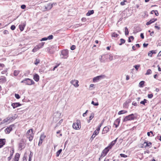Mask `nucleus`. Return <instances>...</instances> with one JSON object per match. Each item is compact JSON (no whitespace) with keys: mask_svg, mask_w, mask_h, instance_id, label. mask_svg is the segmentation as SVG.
<instances>
[{"mask_svg":"<svg viewBox=\"0 0 161 161\" xmlns=\"http://www.w3.org/2000/svg\"><path fill=\"white\" fill-rule=\"evenodd\" d=\"M92 104L94 106H98V102L95 103L94 101H92Z\"/></svg>","mask_w":161,"mask_h":161,"instance_id":"a18cd8bd","label":"nucleus"},{"mask_svg":"<svg viewBox=\"0 0 161 161\" xmlns=\"http://www.w3.org/2000/svg\"><path fill=\"white\" fill-rule=\"evenodd\" d=\"M110 149H111L110 147H109L108 146L105 148L102 152V153L101 154V156L104 157L106 156Z\"/></svg>","mask_w":161,"mask_h":161,"instance_id":"423d86ee","label":"nucleus"},{"mask_svg":"<svg viewBox=\"0 0 161 161\" xmlns=\"http://www.w3.org/2000/svg\"><path fill=\"white\" fill-rule=\"evenodd\" d=\"M99 59L101 62H105L104 59L103 58L102 56H101V57L99 58Z\"/></svg>","mask_w":161,"mask_h":161,"instance_id":"79ce46f5","label":"nucleus"},{"mask_svg":"<svg viewBox=\"0 0 161 161\" xmlns=\"http://www.w3.org/2000/svg\"><path fill=\"white\" fill-rule=\"evenodd\" d=\"M148 55L150 57H151L152 56V52L151 51H150L148 53Z\"/></svg>","mask_w":161,"mask_h":161,"instance_id":"13d9d810","label":"nucleus"},{"mask_svg":"<svg viewBox=\"0 0 161 161\" xmlns=\"http://www.w3.org/2000/svg\"><path fill=\"white\" fill-rule=\"evenodd\" d=\"M82 25V24H77L74 25V27L75 28L78 27L79 26H81Z\"/></svg>","mask_w":161,"mask_h":161,"instance_id":"49530a36","label":"nucleus"},{"mask_svg":"<svg viewBox=\"0 0 161 161\" xmlns=\"http://www.w3.org/2000/svg\"><path fill=\"white\" fill-rule=\"evenodd\" d=\"M47 40H48L47 37H44V38H42L41 39V41H46Z\"/></svg>","mask_w":161,"mask_h":161,"instance_id":"052dcab7","label":"nucleus"},{"mask_svg":"<svg viewBox=\"0 0 161 161\" xmlns=\"http://www.w3.org/2000/svg\"><path fill=\"white\" fill-rule=\"evenodd\" d=\"M145 82L144 81H142L139 83V86L141 87H143V85L144 84Z\"/></svg>","mask_w":161,"mask_h":161,"instance_id":"72a5a7b5","label":"nucleus"},{"mask_svg":"<svg viewBox=\"0 0 161 161\" xmlns=\"http://www.w3.org/2000/svg\"><path fill=\"white\" fill-rule=\"evenodd\" d=\"M40 62V60L39 59H36V61L34 63V64L35 65H37Z\"/></svg>","mask_w":161,"mask_h":161,"instance_id":"c9c22d12","label":"nucleus"},{"mask_svg":"<svg viewBox=\"0 0 161 161\" xmlns=\"http://www.w3.org/2000/svg\"><path fill=\"white\" fill-rule=\"evenodd\" d=\"M119 36V35L114 32L112 34V36L115 37H117Z\"/></svg>","mask_w":161,"mask_h":161,"instance_id":"473e14b6","label":"nucleus"},{"mask_svg":"<svg viewBox=\"0 0 161 161\" xmlns=\"http://www.w3.org/2000/svg\"><path fill=\"white\" fill-rule=\"evenodd\" d=\"M33 79L36 81H38L39 80V75L37 74H35L34 75Z\"/></svg>","mask_w":161,"mask_h":161,"instance_id":"a211bd4d","label":"nucleus"},{"mask_svg":"<svg viewBox=\"0 0 161 161\" xmlns=\"http://www.w3.org/2000/svg\"><path fill=\"white\" fill-rule=\"evenodd\" d=\"M125 36H127L129 34V31L127 27L125 28Z\"/></svg>","mask_w":161,"mask_h":161,"instance_id":"7c9ffc66","label":"nucleus"},{"mask_svg":"<svg viewBox=\"0 0 161 161\" xmlns=\"http://www.w3.org/2000/svg\"><path fill=\"white\" fill-rule=\"evenodd\" d=\"M21 83H25L26 85H31L35 83L34 81L29 78H26L21 81Z\"/></svg>","mask_w":161,"mask_h":161,"instance_id":"f03ea898","label":"nucleus"},{"mask_svg":"<svg viewBox=\"0 0 161 161\" xmlns=\"http://www.w3.org/2000/svg\"><path fill=\"white\" fill-rule=\"evenodd\" d=\"M13 125H10L9 127H8L5 129L4 131L6 133L9 134L13 130Z\"/></svg>","mask_w":161,"mask_h":161,"instance_id":"6e6552de","label":"nucleus"},{"mask_svg":"<svg viewBox=\"0 0 161 161\" xmlns=\"http://www.w3.org/2000/svg\"><path fill=\"white\" fill-rule=\"evenodd\" d=\"M15 26L14 25H13L11 26L10 29L12 30H14L15 29Z\"/></svg>","mask_w":161,"mask_h":161,"instance_id":"8fccbe9b","label":"nucleus"},{"mask_svg":"<svg viewBox=\"0 0 161 161\" xmlns=\"http://www.w3.org/2000/svg\"><path fill=\"white\" fill-rule=\"evenodd\" d=\"M6 78L4 77H2V78L0 79V83H2L6 82Z\"/></svg>","mask_w":161,"mask_h":161,"instance_id":"412c9836","label":"nucleus"},{"mask_svg":"<svg viewBox=\"0 0 161 161\" xmlns=\"http://www.w3.org/2000/svg\"><path fill=\"white\" fill-rule=\"evenodd\" d=\"M148 45V44H146V43H144L143 44V46L144 47H147Z\"/></svg>","mask_w":161,"mask_h":161,"instance_id":"774afa93","label":"nucleus"},{"mask_svg":"<svg viewBox=\"0 0 161 161\" xmlns=\"http://www.w3.org/2000/svg\"><path fill=\"white\" fill-rule=\"evenodd\" d=\"M104 75L98 76L93 78V81L94 82H97L99 80L104 78L105 77Z\"/></svg>","mask_w":161,"mask_h":161,"instance_id":"0eeeda50","label":"nucleus"},{"mask_svg":"<svg viewBox=\"0 0 161 161\" xmlns=\"http://www.w3.org/2000/svg\"><path fill=\"white\" fill-rule=\"evenodd\" d=\"M135 117L133 114H131L126 116L124 119L123 121L124 122L127 121L128 120H131L134 119Z\"/></svg>","mask_w":161,"mask_h":161,"instance_id":"39448f33","label":"nucleus"},{"mask_svg":"<svg viewBox=\"0 0 161 161\" xmlns=\"http://www.w3.org/2000/svg\"><path fill=\"white\" fill-rule=\"evenodd\" d=\"M44 42H42L39 43L37 46V47L39 49L42 48L44 45Z\"/></svg>","mask_w":161,"mask_h":161,"instance_id":"393cba45","label":"nucleus"},{"mask_svg":"<svg viewBox=\"0 0 161 161\" xmlns=\"http://www.w3.org/2000/svg\"><path fill=\"white\" fill-rule=\"evenodd\" d=\"M72 126L74 129L76 130L80 129L81 127L80 121L79 120H77L76 122L73 123Z\"/></svg>","mask_w":161,"mask_h":161,"instance_id":"20e7f679","label":"nucleus"},{"mask_svg":"<svg viewBox=\"0 0 161 161\" xmlns=\"http://www.w3.org/2000/svg\"><path fill=\"white\" fill-rule=\"evenodd\" d=\"M153 94H149L147 95V97L149 98H151L153 97Z\"/></svg>","mask_w":161,"mask_h":161,"instance_id":"de8ad7c7","label":"nucleus"},{"mask_svg":"<svg viewBox=\"0 0 161 161\" xmlns=\"http://www.w3.org/2000/svg\"><path fill=\"white\" fill-rule=\"evenodd\" d=\"M127 112V111H126L125 110H121L118 112V114L119 115H120V114H123L125 113H126Z\"/></svg>","mask_w":161,"mask_h":161,"instance_id":"a878e982","label":"nucleus"},{"mask_svg":"<svg viewBox=\"0 0 161 161\" xmlns=\"http://www.w3.org/2000/svg\"><path fill=\"white\" fill-rule=\"evenodd\" d=\"M21 105L19 103H15L12 104L11 106L14 108H15L21 106Z\"/></svg>","mask_w":161,"mask_h":161,"instance_id":"ddd939ff","label":"nucleus"},{"mask_svg":"<svg viewBox=\"0 0 161 161\" xmlns=\"http://www.w3.org/2000/svg\"><path fill=\"white\" fill-rule=\"evenodd\" d=\"M10 153V155L9 156L11 157H12L14 153V149H12V151H11Z\"/></svg>","mask_w":161,"mask_h":161,"instance_id":"58836bf2","label":"nucleus"},{"mask_svg":"<svg viewBox=\"0 0 161 161\" xmlns=\"http://www.w3.org/2000/svg\"><path fill=\"white\" fill-rule=\"evenodd\" d=\"M99 131V130H98L97 129L96 130H95L93 134L95 136L97 135L98 134Z\"/></svg>","mask_w":161,"mask_h":161,"instance_id":"e433bc0d","label":"nucleus"},{"mask_svg":"<svg viewBox=\"0 0 161 161\" xmlns=\"http://www.w3.org/2000/svg\"><path fill=\"white\" fill-rule=\"evenodd\" d=\"M45 137V136L44 135H41L39 141L38 143V145L40 146L42 144L43 140Z\"/></svg>","mask_w":161,"mask_h":161,"instance_id":"9b49d317","label":"nucleus"},{"mask_svg":"<svg viewBox=\"0 0 161 161\" xmlns=\"http://www.w3.org/2000/svg\"><path fill=\"white\" fill-rule=\"evenodd\" d=\"M94 13V11L93 10H89L86 13V15L87 16H89L93 14Z\"/></svg>","mask_w":161,"mask_h":161,"instance_id":"5701e85b","label":"nucleus"},{"mask_svg":"<svg viewBox=\"0 0 161 161\" xmlns=\"http://www.w3.org/2000/svg\"><path fill=\"white\" fill-rule=\"evenodd\" d=\"M61 55V58H67L68 57V51L64 50L62 51Z\"/></svg>","mask_w":161,"mask_h":161,"instance_id":"7ed1b4c3","label":"nucleus"},{"mask_svg":"<svg viewBox=\"0 0 161 161\" xmlns=\"http://www.w3.org/2000/svg\"><path fill=\"white\" fill-rule=\"evenodd\" d=\"M120 120L118 118L114 122V125H115V127L117 128L120 123Z\"/></svg>","mask_w":161,"mask_h":161,"instance_id":"4468645a","label":"nucleus"},{"mask_svg":"<svg viewBox=\"0 0 161 161\" xmlns=\"http://www.w3.org/2000/svg\"><path fill=\"white\" fill-rule=\"evenodd\" d=\"M110 126H107L104 127L102 131V134H105L107 133L109 130V128H110Z\"/></svg>","mask_w":161,"mask_h":161,"instance_id":"9d476101","label":"nucleus"},{"mask_svg":"<svg viewBox=\"0 0 161 161\" xmlns=\"http://www.w3.org/2000/svg\"><path fill=\"white\" fill-rule=\"evenodd\" d=\"M19 71L17 70H14V76H17L19 74Z\"/></svg>","mask_w":161,"mask_h":161,"instance_id":"f704fd0d","label":"nucleus"},{"mask_svg":"<svg viewBox=\"0 0 161 161\" xmlns=\"http://www.w3.org/2000/svg\"><path fill=\"white\" fill-rule=\"evenodd\" d=\"M53 36L52 35H51L48 36L47 37V39L49 40H50L53 38Z\"/></svg>","mask_w":161,"mask_h":161,"instance_id":"ea45409f","label":"nucleus"},{"mask_svg":"<svg viewBox=\"0 0 161 161\" xmlns=\"http://www.w3.org/2000/svg\"><path fill=\"white\" fill-rule=\"evenodd\" d=\"M157 20V19L153 18L146 23L147 25H149Z\"/></svg>","mask_w":161,"mask_h":161,"instance_id":"2eb2a0df","label":"nucleus"},{"mask_svg":"<svg viewBox=\"0 0 161 161\" xmlns=\"http://www.w3.org/2000/svg\"><path fill=\"white\" fill-rule=\"evenodd\" d=\"M75 48V45H72L71 47V48H70V49L72 50H74Z\"/></svg>","mask_w":161,"mask_h":161,"instance_id":"603ef678","label":"nucleus"},{"mask_svg":"<svg viewBox=\"0 0 161 161\" xmlns=\"http://www.w3.org/2000/svg\"><path fill=\"white\" fill-rule=\"evenodd\" d=\"M131 39L133 40L134 39V37L133 36H130L129 37L128 42H131Z\"/></svg>","mask_w":161,"mask_h":161,"instance_id":"2f4dec72","label":"nucleus"},{"mask_svg":"<svg viewBox=\"0 0 161 161\" xmlns=\"http://www.w3.org/2000/svg\"><path fill=\"white\" fill-rule=\"evenodd\" d=\"M146 144L145 146V147H151L152 143L151 142H149L148 143L147 142H145L144 143V145Z\"/></svg>","mask_w":161,"mask_h":161,"instance_id":"4be33fe9","label":"nucleus"},{"mask_svg":"<svg viewBox=\"0 0 161 161\" xmlns=\"http://www.w3.org/2000/svg\"><path fill=\"white\" fill-rule=\"evenodd\" d=\"M154 13H155V15L157 16H158V14H159L158 13V11L157 10H154Z\"/></svg>","mask_w":161,"mask_h":161,"instance_id":"6e6d98bb","label":"nucleus"},{"mask_svg":"<svg viewBox=\"0 0 161 161\" xmlns=\"http://www.w3.org/2000/svg\"><path fill=\"white\" fill-rule=\"evenodd\" d=\"M62 151V149H60L57 152L56 154V156L57 157L59 156L60 153H61Z\"/></svg>","mask_w":161,"mask_h":161,"instance_id":"c756f323","label":"nucleus"},{"mask_svg":"<svg viewBox=\"0 0 161 161\" xmlns=\"http://www.w3.org/2000/svg\"><path fill=\"white\" fill-rule=\"evenodd\" d=\"M15 97L17 99H19L20 98V96L18 94H15Z\"/></svg>","mask_w":161,"mask_h":161,"instance_id":"c03bdc74","label":"nucleus"},{"mask_svg":"<svg viewBox=\"0 0 161 161\" xmlns=\"http://www.w3.org/2000/svg\"><path fill=\"white\" fill-rule=\"evenodd\" d=\"M5 140V139H4L3 140H2V139H0V143L2 145L3 144V145H4L5 144V142H4L3 141V140Z\"/></svg>","mask_w":161,"mask_h":161,"instance_id":"37998d69","label":"nucleus"},{"mask_svg":"<svg viewBox=\"0 0 161 161\" xmlns=\"http://www.w3.org/2000/svg\"><path fill=\"white\" fill-rule=\"evenodd\" d=\"M26 25V22H25L19 25V28L21 31H22L24 29Z\"/></svg>","mask_w":161,"mask_h":161,"instance_id":"f8f14e48","label":"nucleus"},{"mask_svg":"<svg viewBox=\"0 0 161 161\" xmlns=\"http://www.w3.org/2000/svg\"><path fill=\"white\" fill-rule=\"evenodd\" d=\"M103 124V122H102L98 126V128L97 129L98 130H100V127L102 125V124Z\"/></svg>","mask_w":161,"mask_h":161,"instance_id":"3c124183","label":"nucleus"},{"mask_svg":"<svg viewBox=\"0 0 161 161\" xmlns=\"http://www.w3.org/2000/svg\"><path fill=\"white\" fill-rule=\"evenodd\" d=\"M152 71L151 69H148L147 70V72L145 74V75H149L152 73Z\"/></svg>","mask_w":161,"mask_h":161,"instance_id":"c85d7f7f","label":"nucleus"},{"mask_svg":"<svg viewBox=\"0 0 161 161\" xmlns=\"http://www.w3.org/2000/svg\"><path fill=\"white\" fill-rule=\"evenodd\" d=\"M19 157L20 154L19 153H16L14 158V161H18Z\"/></svg>","mask_w":161,"mask_h":161,"instance_id":"6ab92c4d","label":"nucleus"},{"mask_svg":"<svg viewBox=\"0 0 161 161\" xmlns=\"http://www.w3.org/2000/svg\"><path fill=\"white\" fill-rule=\"evenodd\" d=\"M19 147L21 148V150L25 147L24 143L23 141H21V142L19 143Z\"/></svg>","mask_w":161,"mask_h":161,"instance_id":"aec40b11","label":"nucleus"},{"mask_svg":"<svg viewBox=\"0 0 161 161\" xmlns=\"http://www.w3.org/2000/svg\"><path fill=\"white\" fill-rule=\"evenodd\" d=\"M26 6L25 5L23 4L21 5V8L22 9H24L25 8Z\"/></svg>","mask_w":161,"mask_h":161,"instance_id":"5fc2aeb1","label":"nucleus"},{"mask_svg":"<svg viewBox=\"0 0 161 161\" xmlns=\"http://www.w3.org/2000/svg\"><path fill=\"white\" fill-rule=\"evenodd\" d=\"M147 100L146 99H144L143 101H142L140 102V103L145 105V103H147Z\"/></svg>","mask_w":161,"mask_h":161,"instance_id":"cd10ccee","label":"nucleus"},{"mask_svg":"<svg viewBox=\"0 0 161 161\" xmlns=\"http://www.w3.org/2000/svg\"><path fill=\"white\" fill-rule=\"evenodd\" d=\"M109 59L111 61L113 59V56L111 55H109Z\"/></svg>","mask_w":161,"mask_h":161,"instance_id":"0e129e2a","label":"nucleus"},{"mask_svg":"<svg viewBox=\"0 0 161 161\" xmlns=\"http://www.w3.org/2000/svg\"><path fill=\"white\" fill-rule=\"evenodd\" d=\"M140 67V65L138 64L134 66L136 70H137Z\"/></svg>","mask_w":161,"mask_h":161,"instance_id":"a19ab883","label":"nucleus"},{"mask_svg":"<svg viewBox=\"0 0 161 161\" xmlns=\"http://www.w3.org/2000/svg\"><path fill=\"white\" fill-rule=\"evenodd\" d=\"M120 43H119V45H121L123 44H124L125 42V39H122V38H121L120 39Z\"/></svg>","mask_w":161,"mask_h":161,"instance_id":"bb28decb","label":"nucleus"},{"mask_svg":"<svg viewBox=\"0 0 161 161\" xmlns=\"http://www.w3.org/2000/svg\"><path fill=\"white\" fill-rule=\"evenodd\" d=\"M3 33L4 34H8V32L7 30H5L3 31Z\"/></svg>","mask_w":161,"mask_h":161,"instance_id":"bf43d9fd","label":"nucleus"},{"mask_svg":"<svg viewBox=\"0 0 161 161\" xmlns=\"http://www.w3.org/2000/svg\"><path fill=\"white\" fill-rule=\"evenodd\" d=\"M33 129H31L27 131L26 134V136L30 141H31L32 140L34 134L33 133Z\"/></svg>","mask_w":161,"mask_h":161,"instance_id":"f257e3e1","label":"nucleus"},{"mask_svg":"<svg viewBox=\"0 0 161 161\" xmlns=\"http://www.w3.org/2000/svg\"><path fill=\"white\" fill-rule=\"evenodd\" d=\"M140 36L141 38L143 39L144 38V36L143 33H141L140 34Z\"/></svg>","mask_w":161,"mask_h":161,"instance_id":"e2e57ef3","label":"nucleus"},{"mask_svg":"<svg viewBox=\"0 0 161 161\" xmlns=\"http://www.w3.org/2000/svg\"><path fill=\"white\" fill-rule=\"evenodd\" d=\"M120 156L122 157L123 158H126L127 157V156L125 154H123L122 153H121L120 154Z\"/></svg>","mask_w":161,"mask_h":161,"instance_id":"09e8293b","label":"nucleus"},{"mask_svg":"<svg viewBox=\"0 0 161 161\" xmlns=\"http://www.w3.org/2000/svg\"><path fill=\"white\" fill-rule=\"evenodd\" d=\"M10 119V118L8 119V118H6L4 119L2 122H1V124H4L8 122L9 119Z\"/></svg>","mask_w":161,"mask_h":161,"instance_id":"b1692460","label":"nucleus"},{"mask_svg":"<svg viewBox=\"0 0 161 161\" xmlns=\"http://www.w3.org/2000/svg\"><path fill=\"white\" fill-rule=\"evenodd\" d=\"M31 154L29 155V160L28 161H31Z\"/></svg>","mask_w":161,"mask_h":161,"instance_id":"338daca9","label":"nucleus"},{"mask_svg":"<svg viewBox=\"0 0 161 161\" xmlns=\"http://www.w3.org/2000/svg\"><path fill=\"white\" fill-rule=\"evenodd\" d=\"M132 105H133L134 106H137V103L136 102H135V101H134L132 102Z\"/></svg>","mask_w":161,"mask_h":161,"instance_id":"4d7b16f0","label":"nucleus"},{"mask_svg":"<svg viewBox=\"0 0 161 161\" xmlns=\"http://www.w3.org/2000/svg\"><path fill=\"white\" fill-rule=\"evenodd\" d=\"M118 138H116L113 141L111 142L109 145L108 146V147H110V148H112L113 146L117 142Z\"/></svg>","mask_w":161,"mask_h":161,"instance_id":"dca6fc26","label":"nucleus"},{"mask_svg":"<svg viewBox=\"0 0 161 161\" xmlns=\"http://www.w3.org/2000/svg\"><path fill=\"white\" fill-rule=\"evenodd\" d=\"M81 20L85 22L86 20V19L85 18H83L81 19Z\"/></svg>","mask_w":161,"mask_h":161,"instance_id":"69168bd1","label":"nucleus"},{"mask_svg":"<svg viewBox=\"0 0 161 161\" xmlns=\"http://www.w3.org/2000/svg\"><path fill=\"white\" fill-rule=\"evenodd\" d=\"M45 8L46 10H48L51 9L53 7V5H51V3H49L47 5V6H45Z\"/></svg>","mask_w":161,"mask_h":161,"instance_id":"f3484780","label":"nucleus"},{"mask_svg":"<svg viewBox=\"0 0 161 161\" xmlns=\"http://www.w3.org/2000/svg\"><path fill=\"white\" fill-rule=\"evenodd\" d=\"M126 1L125 0L124 2H122L120 3V5L123 6L125 4V2H126Z\"/></svg>","mask_w":161,"mask_h":161,"instance_id":"680f3d73","label":"nucleus"},{"mask_svg":"<svg viewBox=\"0 0 161 161\" xmlns=\"http://www.w3.org/2000/svg\"><path fill=\"white\" fill-rule=\"evenodd\" d=\"M70 82L76 87H77L79 86V85L78 84L79 81L77 80H72L70 81Z\"/></svg>","mask_w":161,"mask_h":161,"instance_id":"1a4fd4ad","label":"nucleus"},{"mask_svg":"<svg viewBox=\"0 0 161 161\" xmlns=\"http://www.w3.org/2000/svg\"><path fill=\"white\" fill-rule=\"evenodd\" d=\"M95 135L93 134L90 138V140L92 141L93 140V139L95 137Z\"/></svg>","mask_w":161,"mask_h":161,"instance_id":"864d4df0","label":"nucleus"},{"mask_svg":"<svg viewBox=\"0 0 161 161\" xmlns=\"http://www.w3.org/2000/svg\"><path fill=\"white\" fill-rule=\"evenodd\" d=\"M94 114L93 113H92L91 114V115L89 117V119H90V120H91L92 119V118L94 117Z\"/></svg>","mask_w":161,"mask_h":161,"instance_id":"4c0bfd02","label":"nucleus"}]
</instances>
